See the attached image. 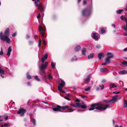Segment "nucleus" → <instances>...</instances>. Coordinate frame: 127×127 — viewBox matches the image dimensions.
<instances>
[{
  "label": "nucleus",
  "mask_w": 127,
  "mask_h": 127,
  "mask_svg": "<svg viewBox=\"0 0 127 127\" xmlns=\"http://www.w3.org/2000/svg\"><path fill=\"white\" fill-rule=\"evenodd\" d=\"M41 16L40 15V13H39L38 14V15L37 17L38 18H39Z\"/></svg>",
  "instance_id": "bf43d9fd"
},
{
  "label": "nucleus",
  "mask_w": 127,
  "mask_h": 127,
  "mask_svg": "<svg viewBox=\"0 0 127 127\" xmlns=\"http://www.w3.org/2000/svg\"><path fill=\"white\" fill-rule=\"evenodd\" d=\"M77 60V58H76V56H73L71 59V61L73 62L74 61H75Z\"/></svg>",
  "instance_id": "412c9836"
},
{
  "label": "nucleus",
  "mask_w": 127,
  "mask_h": 127,
  "mask_svg": "<svg viewBox=\"0 0 127 127\" xmlns=\"http://www.w3.org/2000/svg\"><path fill=\"white\" fill-rule=\"evenodd\" d=\"M81 48L80 46H76L75 47V51L77 52L78 51H79Z\"/></svg>",
  "instance_id": "aec40b11"
},
{
  "label": "nucleus",
  "mask_w": 127,
  "mask_h": 127,
  "mask_svg": "<svg viewBox=\"0 0 127 127\" xmlns=\"http://www.w3.org/2000/svg\"><path fill=\"white\" fill-rule=\"evenodd\" d=\"M124 28L126 32L125 33L124 35L126 36H127V29L125 27H124Z\"/></svg>",
  "instance_id": "7c9ffc66"
},
{
  "label": "nucleus",
  "mask_w": 127,
  "mask_h": 127,
  "mask_svg": "<svg viewBox=\"0 0 127 127\" xmlns=\"http://www.w3.org/2000/svg\"><path fill=\"white\" fill-rule=\"evenodd\" d=\"M8 126V123H6L4 124V125H2L1 127H6Z\"/></svg>",
  "instance_id": "c9c22d12"
},
{
  "label": "nucleus",
  "mask_w": 127,
  "mask_h": 127,
  "mask_svg": "<svg viewBox=\"0 0 127 127\" xmlns=\"http://www.w3.org/2000/svg\"><path fill=\"white\" fill-rule=\"evenodd\" d=\"M107 55L108 56L107 57H109V58L110 59L112 58L113 57V55L111 53H108Z\"/></svg>",
  "instance_id": "f3484780"
},
{
  "label": "nucleus",
  "mask_w": 127,
  "mask_h": 127,
  "mask_svg": "<svg viewBox=\"0 0 127 127\" xmlns=\"http://www.w3.org/2000/svg\"><path fill=\"white\" fill-rule=\"evenodd\" d=\"M108 69L105 67L101 68L100 69L101 72H107L108 71Z\"/></svg>",
  "instance_id": "ddd939ff"
},
{
  "label": "nucleus",
  "mask_w": 127,
  "mask_h": 127,
  "mask_svg": "<svg viewBox=\"0 0 127 127\" xmlns=\"http://www.w3.org/2000/svg\"><path fill=\"white\" fill-rule=\"evenodd\" d=\"M90 80V78L89 77V76H88L87 77V78H86L85 81H87V83H86V84H88V83L89 82V81Z\"/></svg>",
  "instance_id": "5701e85b"
},
{
  "label": "nucleus",
  "mask_w": 127,
  "mask_h": 127,
  "mask_svg": "<svg viewBox=\"0 0 127 127\" xmlns=\"http://www.w3.org/2000/svg\"><path fill=\"white\" fill-rule=\"evenodd\" d=\"M109 58V57H107L105 59V62H106L107 64L110 63L111 62V60Z\"/></svg>",
  "instance_id": "2eb2a0df"
},
{
  "label": "nucleus",
  "mask_w": 127,
  "mask_h": 127,
  "mask_svg": "<svg viewBox=\"0 0 127 127\" xmlns=\"http://www.w3.org/2000/svg\"><path fill=\"white\" fill-rule=\"evenodd\" d=\"M122 64L124 66H127V61H125L122 62Z\"/></svg>",
  "instance_id": "a878e982"
},
{
  "label": "nucleus",
  "mask_w": 127,
  "mask_h": 127,
  "mask_svg": "<svg viewBox=\"0 0 127 127\" xmlns=\"http://www.w3.org/2000/svg\"><path fill=\"white\" fill-rule=\"evenodd\" d=\"M99 86L101 87V89H103L104 88V86L103 85H102L101 86L100 85Z\"/></svg>",
  "instance_id": "49530a36"
},
{
  "label": "nucleus",
  "mask_w": 127,
  "mask_h": 127,
  "mask_svg": "<svg viewBox=\"0 0 127 127\" xmlns=\"http://www.w3.org/2000/svg\"><path fill=\"white\" fill-rule=\"evenodd\" d=\"M31 76L29 75V73L28 72L27 73V78L28 79H30L31 78Z\"/></svg>",
  "instance_id": "cd10ccee"
},
{
  "label": "nucleus",
  "mask_w": 127,
  "mask_h": 127,
  "mask_svg": "<svg viewBox=\"0 0 127 127\" xmlns=\"http://www.w3.org/2000/svg\"><path fill=\"white\" fill-rule=\"evenodd\" d=\"M86 3V0H84L83 2V4H84L85 5Z\"/></svg>",
  "instance_id": "6e6d98bb"
},
{
  "label": "nucleus",
  "mask_w": 127,
  "mask_h": 127,
  "mask_svg": "<svg viewBox=\"0 0 127 127\" xmlns=\"http://www.w3.org/2000/svg\"><path fill=\"white\" fill-rule=\"evenodd\" d=\"M109 105H104L100 104L97 103H95L91 105V107H92L89 108V111L92 110L95 108L94 107H95V109L97 110H105L107 108H109Z\"/></svg>",
  "instance_id": "f03ea898"
},
{
  "label": "nucleus",
  "mask_w": 127,
  "mask_h": 127,
  "mask_svg": "<svg viewBox=\"0 0 127 127\" xmlns=\"http://www.w3.org/2000/svg\"><path fill=\"white\" fill-rule=\"evenodd\" d=\"M41 11H43V8L41 4H39V6L38 7Z\"/></svg>",
  "instance_id": "4be33fe9"
},
{
  "label": "nucleus",
  "mask_w": 127,
  "mask_h": 127,
  "mask_svg": "<svg viewBox=\"0 0 127 127\" xmlns=\"http://www.w3.org/2000/svg\"><path fill=\"white\" fill-rule=\"evenodd\" d=\"M12 49L11 46H9L8 49V51L7 53V55L9 57L10 55V53L12 51Z\"/></svg>",
  "instance_id": "f8f14e48"
},
{
  "label": "nucleus",
  "mask_w": 127,
  "mask_h": 127,
  "mask_svg": "<svg viewBox=\"0 0 127 127\" xmlns=\"http://www.w3.org/2000/svg\"><path fill=\"white\" fill-rule=\"evenodd\" d=\"M119 73L121 74H124L127 73V71L125 70H123L119 71Z\"/></svg>",
  "instance_id": "4468645a"
},
{
  "label": "nucleus",
  "mask_w": 127,
  "mask_h": 127,
  "mask_svg": "<svg viewBox=\"0 0 127 127\" xmlns=\"http://www.w3.org/2000/svg\"><path fill=\"white\" fill-rule=\"evenodd\" d=\"M94 55L93 53H91L88 57V59H92L94 57Z\"/></svg>",
  "instance_id": "6ab92c4d"
},
{
  "label": "nucleus",
  "mask_w": 127,
  "mask_h": 127,
  "mask_svg": "<svg viewBox=\"0 0 127 127\" xmlns=\"http://www.w3.org/2000/svg\"><path fill=\"white\" fill-rule=\"evenodd\" d=\"M107 64V62H105L104 63L102 64V65H105Z\"/></svg>",
  "instance_id": "e2e57ef3"
},
{
  "label": "nucleus",
  "mask_w": 127,
  "mask_h": 127,
  "mask_svg": "<svg viewBox=\"0 0 127 127\" xmlns=\"http://www.w3.org/2000/svg\"><path fill=\"white\" fill-rule=\"evenodd\" d=\"M48 78L49 80H50L53 78V77L51 74H50L48 75Z\"/></svg>",
  "instance_id": "c756f323"
},
{
  "label": "nucleus",
  "mask_w": 127,
  "mask_h": 127,
  "mask_svg": "<svg viewBox=\"0 0 127 127\" xmlns=\"http://www.w3.org/2000/svg\"><path fill=\"white\" fill-rule=\"evenodd\" d=\"M3 52L2 50V48H1V51L0 52V55H3Z\"/></svg>",
  "instance_id": "c03bdc74"
},
{
  "label": "nucleus",
  "mask_w": 127,
  "mask_h": 127,
  "mask_svg": "<svg viewBox=\"0 0 127 127\" xmlns=\"http://www.w3.org/2000/svg\"><path fill=\"white\" fill-rule=\"evenodd\" d=\"M41 40L40 39H39V42H38V46L39 47H40L41 46Z\"/></svg>",
  "instance_id": "a19ab883"
},
{
  "label": "nucleus",
  "mask_w": 127,
  "mask_h": 127,
  "mask_svg": "<svg viewBox=\"0 0 127 127\" xmlns=\"http://www.w3.org/2000/svg\"><path fill=\"white\" fill-rule=\"evenodd\" d=\"M16 35V32L14 33L12 35V36L13 37H15Z\"/></svg>",
  "instance_id": "de8ad7c7"
},
{
  "label": "nucleus",
  "mask_w": 127,
  "mask_h": 127,
  "mask_svg": "<svg viewBox=\"0 0 127 127\" xmlns=\"http://www.w3.org/2000/svg\"><path fill=\"white\" fill-rule=\"evenodd\" d=\"M76 106H75V107H78L79 108H80L81 105L80 103H76Z\"/></svg>",
  "instance_id": "bb28decb"
},
{
  "label": "nucleus",
  "mask_w": 127,
  "mask_h": 127,
  "mask_svg": "<svg viewBox=\"0 0 127 127\" xmlns=\"http://www.w3.org/2000/svg\"><path fill=\"white\" fill-rule=\"evenodd\" d=\"M64 98L65 99L68 100H70V99L67 97H64Z\"/></svg>",
  "instance_id": "603ef678"
},
{
  "label": "nucleus",
  "mask_w": 127,
  "mask_h": 127,
  "mask_svg": "<svg viewBox=\"0 0 127 127\" xmlns=\"http://www.w3.org/2000/svg\"><path fill=\"white\" fill-rule=\"evenodd\" d=\"M91 88L90 87H88L87 88L85 89V91H88L90 90Z\"/></svg>",
  "instance_id": "e433bc0d"
},
{
  "label": "nucleus",
  "mask_w": 127,
  "mask_h": 127,
  "mask_svg": "<svg viewBox=\"0 0 127 127\" xmlns=\"http://www.w3.org/2000/svg\"><path fill=\"white\" fill-rule=\"evenodd\" d=\"M123 10H119L116 11V12L118 14H120L122 11Z\"/></svg>",
  "instance_id": "72a5a7b5"
},
{
  "label": "nucleus",
  "mask_w": 127,
  "mask_h": 127,
  "mask_svg": "<svg viewBox=\"0 0 127 127\" xmlns=\"http://www.w3.org/2000/svg\"><path fill=\"white\" fill-rule=\"evenodd\" d=\"M75 101L76 102H79L80 101V100L78 99L77 98L75 99Z\"/></svg>",
  "instance_id": "13d9d810"
},
{
  "label": "nucleus",
  "mask_w": 127,
  "mask_h": 127,
  "mask_svg": "<svg viewBox=\"0 0 127 127\" xmlns=\"http://www.w3.org/2000/svg\"><path fill=\"white\" fill-rule=\"evenodd\" d=\"M26 110L23 108L20 109L17 112V113L18 114H20V116H23L26 112Z\"/></svg>",
  "instance_id": "0eeeda50"
},
{
  "label": "nucleus",
  "mask_w": 127,
  "mask_h": 127,
  "mask_svg": "<svg viewBox=\"0 0 127 127\" xmlns=\"http://www.w3.org/2000/svg\"><path fill=\"white\" fill-rule=\"evenodd\" d=\"M101 32L102 33H103L105 32V31L103 29H101Z\"/></svg>",
  "instance_id": "79ce46f5"
},
{
  "label": "nucleus",
  "mask_w": 127,
  "mask_h": 127,
  "mask_svg": "<svg viewBox=\"0 0 127 127\" xmlns=\"http://www.w3.org/2000/svg\"><path fill=\"white\" fill-rule=\"evenodd\" d=\"M48 54L46 53L44 56V58L45 59H47L48 58Z\"/></svg>",
  "instance_id": "ea45409f"
},
{
  "label": "nucleus",
  "mask_w": 127,
  "mask_h": 127,
  "mask_svg": "<svg viewBox=\"0 0 127 127\" xmlns=\"http://www.w3.org/2000/svg\"><path fill=\"white\" fill-rule=\"evenodd\" d=\"M82 54L83 55H85L86 52V49L85 48H83L81 51Z\"/></svg>",
  "instance_id": "dca6fc26"
},
{
  "label": "nucleus",
  "mask_w": 127,
  "mask_h": 127,
  "mask_svg": "<svg viewBox=\"0 0 127 127\" xmlns=\"http://www.w3.org/2000/svg\"><path fill=\"white\" fill-rule=\"evenodd\" d=\"M109 88L111 89L116 87V86L113 83L110 84L109 85Z\"/></svg>",
  "instance_id": "a211bd4d"
},
{
  "label": "nucleus",
  "mask_w": 127,
  "mask_h": 127,
  "mask_svg": "<svg viewBox=\"0 0 127 127\" xmlns=\"http://www.w3.org/2000/svg\"><path fill=\"white\" fill-rule=\"evenodd\" d=\"M121 98V96L119 95L114 96L112 99L109 100H104V101L105 103H114L116 102L118 99H120Z\"/></svg>",
  "instance_id": "20e7f679"
},
{
  "label": "nucleus",
  "mask_w": 127,
  "mask_h": 127,
  "mask_svg": "<svg viewBox=\"0 0 127 127\" xmlns=\"http://www.w3.org/2000/svg\"><path fill=\"white\" fill-rule=\"evenodd\" d=\"M119 93H120V92L118 91L114 92H113V93L115 94H119Z\"/></svg>",
  "instance_id": "37998d69"
},
{
  "label": "nucleus",
  "mask_w": 127,
  "mask_h": 127,
  "mask_svg": "<svg viewBox=\"0 0 127 127\" xmlns=\"http://www.w3.org/2000/svg\"><path fill=\"white\" fill-rule=\"evenodd\" d=\"M106 81L105 80L103 79L102 80L101 82L102 83H104L106 82Z\"/></svg>",
  "instance_id": "4d7b16f0"
},
{
  "label": "nucleus",
  "mask_w": 127,
  "mask_h": 127,
  "mask_svg": "<svg viewBox=\"0 0 127 127\" xmlns=\"http://www.w3.org/2000/svg\"><path fill=\"white\" fill-rule=\"evenodd\" d=\"M68 107L67 106H63L61 107L60 106L57 105L54 108H53V110L54 111L57 112H61V109L64 110L66 108H67Z\"/></svg>",
  "instance_id": "39448f33"
},
{
  "label": "nucleus",
  "mask_w": 127,
  "mask_h": 127,
  "mask_svg": "<svg viewBox=\"0 0 127 127\" xmlns=\"http://www.w3.org/2000/svg\"><path fill=\"white\" fill-rule=\"evenodd\" d=\"M86 108L87 106L86 105H85L84 104L82 106L81 105L80 108H82L83 109H85Z\"/></svg>",
  "instance_id": "f704fd0d"
},
{
  "label": "nucleus",
  "mask_w": 127,
  "mask_h": 127,
  "mask_svg": "<svg viewBox=\"0 0 127 127\" xmlns=\"http://www.w3.org/2000/svg\"><path fill=\"white\" fill-rule=\"evenodd\" d=\"M38 1H36V0H35V5L36 6L38 7L39 6V5H38Z\"/></svg>",
  "instance_id": "4c0bfd02"
},
{
  "label": "nucleus",
  "mask_w": 127,
  "mask_h": 127,
  "mask_svg": "<svg viewBox=\"0 0 127 127\" xmlns=\"http://www.w3.org/2000/svg\"><path fill=\"white\" fill-rule=\"evenodd\" d=\"M9 28H7L4 32L5 35H4L2 32H0V39L3 41H6L8 44L11 43V40L9 38Z\"/></svg>",
  "instance_id": "f257e3e1"
},
{
  "label": "nucleus",
  "mask_w": 127,
  "mask_h": 127,
  "mask_svg": "<svg viewBox=\"0 0 127 127\" xmlns=\"http://www.w3.org/2000/svg\"><path fill=\"white\" fill-rule=\"evenodd\" d=\"M42 102L46 104H48V103L46 102L42 101Z\"/></svg>",
  "instance_id": "69168bd1"
},
{
  "label": "nucleus",
  "mask_w": 127,
  "mask_h": 127,
  "mask_svg": "<svg viewBox=\"0 0 127 127\" xmlns=\"http://www.w3.org/2000/svg\"><path fill=\"white\" fill-rule=\"evenodd\" d=\"M92 37L95 39L97 40L99 37V35L97 33H93Z\"/></svg>",
  "instance_id": "9d476101"
},
{
  "label": "nucleus",
  "mask_w": 127,
  "mask_h": 127,
  "mask_svg": "<svg viewBox=\"0 0 127 127\" xmlns=\"http://www.w3.org/2000/svg\"><path fill=\"white\" fill-rule=\"evenodd\" d=\"M27 85L28 86H31V85L30 84V83L29 82H27Z\"/></svg>",
  "instance_id": "680f3d73"
},
{
  "label": "nucleus",
  "mask_w": 127,
  "mask_h": 127,
  "mask_svg": "<svg viewBox=\"0 0 127 127\" xmlns=\"http://www.w3.org/2000/svg\"><path fill=\"white\" fill-rule=\"evenodd\" d=\"M96 47L97 48H99L100 47V46L99 45H98L96 46Z\"/></svg>",
  "instance_id": "338daca9"
},
{
  "label": "nucleus",
  "mask_w": 127,
  "mask_h": 127,
  "mask_svg": "<svg viewBox=\"0 0 127 127\" xmlns=\"http://www.w3.org/2000/svg\"><path fill=\"white\" fill-rule=\"evenodd\" d=\"M123 51L125 52L127 51V47L124 49L123 50Z\"/></svg>",
  "instance_id": "0e129e2a"
},
{
  "label": "nucleus",
  "mask_w": 127,
  "mask_h": 127,
  "mask_svg": "<svg viewBox=\"0 0 127 127\" xmlns=\"http://www.w3.org/2000/svg\"><path fill=\"white\" fill-rule=\"evenodd\" d=\"M0 75L3 78L6 75V74L4 70L0 68Z\"/></svg>",
  "instance_id": "9b49d317"
},
{
  "label": "nucleus",
  "mask_w": 127,
  "mask_h": 127,
  "mask_svg": "<svg viewBox=\"0 0 127 127\" xmlns=\"http://www.w3.org/2000/svg\"><path fill=\"white\" fill-rule=\"evenodd\" d=\"M34 78L38 81H40V79L38 78V77L37 76H34Z\"/></svg>",
  "instance_id": "c85d7f7f"
},
{
  "label": "nucleus",
  "mask_w": 127,
  "mask_h": 127,
  "mask_svg": "<svg viewBox=\"0 0 127 127\" xmlns=\"http://www.w3.org/2000/svg\"><path fill=\"white\" fill-rule=\"evenodd\" d=\"M124 107H127V102L125 100H124Z\"/></svg>",
  "instance_id": "b1692460"
},
{
  "label": "nucleus",
  "mask_w": 127,
  "mask_h": 127,
  "mask_svg": "<svg viewBox=\"0 0 127 127\" xmlns=\"http://www.w3.org/2000/svg\"><path fill=\"white\" fill-rule=\"evenodd\" d=\"M92 6H91L89 8L83 10L82 12V15L86 17L90 16L91 12Z\"/></svg>",
  "instance_id": "7ed1b4c3"
},
{
  "label": "nucleus",
  "mask_w": 127,
  "mask_h": 127,
  "mask_svg": "<svg viewBox=\"0 0 127 127\" xmlns=\"http://www.w3.org/2000/svg\"><path fill=\"white\" fill-rule=\"evenodd\" d=\"M61 83L59 84V85L58 87V89L59 91L62 90V88L64 87L65 85V83L63 80H61Z\"/></svg>",
  "instance_id": "1a4fd4ad"
},
{
  "label": "nucleus",
  "mask_w": 127,
  "mask_h": 127,
  "mask_svg": "<svg viewBox=\"0 0 127 127\" xmlns=\"http://www.w3.org/2000/svg\"><path fill=\"white\" fill-rule=\"evenodd\" d=\"M45 69H40L42 71V72L43 73V74H44L45 73V71L44 70H45Z\"/></svg>",
  "instance_id": "8fccbe9b"
},
{
  "label": "nucleus",
  "mask_w": 127,
  "mask_h": 127,
  "mask_svg": "<svg viewBox=\"0 0 127 127\" xmlns=\"http://www.w3.org/2000/svg\"><path fill=\"white\" fill-rule=\"evenodd\" d=\"M33 42L32 41H29V44L30 45H32L33 44Z\"/></svg>",
  "instance_id": "864d4df0"
},
{
  "label": "nucleus",
  "mask_w": 127,
  "mask_h": 127,
  "mask_svg": "<svg viewBox=\"0 0 127 127\" xmlns=\"http://www.w3.org/2000/svg\"><path fill=\"white\" fill-rule=\"evenodd\" d=\"M55 65L53 62L51 63V66L53 69H54L55 68Z\"/></svg>",
  "instance_id": "2f4dec72"
},
{
  "label": "nucleus",
  "mask_w": 127,
  "mask_h": 127,
  "mask_svg": "<svg viewBox=\"0 0 127 127\" xmlns=\"http://www.w3.org/2000/svg\"><path fill=\"white\" fill-rule=\"evenodd\" d=\"M5 120H7L8 119V116H6L5 118Z\"/></svg>",
  "instance_id": "052dcab7"
},
{
  "label": "nucleus",
  "mask_w": 127,
  "mask_h": 127,
  "mask_svg": "<svg viewBox=\"0 0 127 127\" xmlns=\"http://www.w3.org/2000/svg\"><path fill=\"white\" fill-rule=\"evenodd\" d=\"M81 96L83 98H84L86 97V96L85 95H81Z\"/></svg>",
  "instance_id": "5fc2aeb1"
},
{
  "label": "nucleus",
  "mask_w": 127,
  "mask_h": 127,
  "mask_svg": "<svg viewBox=\"0 0 127 127\" xmlns=\"http://www.w3.org/2000/svg\"><path fill=\"white\" fill-rule=\"evenodd\" d=\"M67 109L69 111V112H72L75 110V109H72L71 108H69L68 107L67 108Z\"/></svg>",
  "instance_id": "58836bf2"
},
{
  "label": "nucleus",
  "mask_w": 127,
  "mask_h": 127,
  "mask_svg": "<svg viewBox=\"0 0 127 127\" xmlns=\"http://www.w3.org/2000/svg\"><path fill=\"white\" fill-rule=\"evenodd\" d=\"M44 58H42V63H45Z\"/></svg>",
  "instance_id": "a18cd8bd"
},
{
  "label": "nucleus",
  "mask_w": 127,
  "mask_h": 127,
  "mask_svg": "<svg viewBox=\"0 0 127 127\" xmlns=\"http://www.w3.org/2000/svg\"><path fill=\"white\" fill-rule=\"evenodd\" d=\"M43 43L45 45H46V42L45 40H43Z\"/></svg>",
  "instance_id": "3c124183"
},
{
  "label": "nucleus",
  "mask_w": 127,
  "mask_h": 127,
  "mask_svg": "<svg viewBox=\"0 0 127 127\" xmlns=\"http://www.w3.org/2000/svg\"><path fill=\"white\" fill-rule=\"evenodd\" d=\"M48 63L45 62L44 63H41L40 65L39 66L40 69H46L47 67Z\"/></svg>",
  "instance_id": "6e6552de"
},
{
  "label": "nucleus",
  "mask_w": 127,
  "mask_h": 127,
  "mask_svg": "<svg viewBox=\"0 0 127 127\" xmlns=\"http://www.w3.org/2000/svg\"><path fill=\"white\" fill-rule=\"evenodd\" d=\"M32 122L34 126H35L36 125V122L35 119L33 118L32 121Z\"/></svg>",
  "instance_id": "473e14b6"
},
{
  "label": "nucleus",
  "mask_w": 127,
  "mask_h": 127,
  "mask_svg": "<svg viewBox=\"0 0 127 127\" xmlns=\"http://www.w3.org/2000/svg\"><path fill=\"white\" fill-rule=\"evenodd\" d=\"M60 92H62L63 93H64L65 92L63 90H62H62L61 91H59Z\"/></svg>",
  "instance_id": "774afa93"
},
{
  "label": "nucleus",
  "mask_w": 127,
  "mask_h": 127,
  "mask_svg": "<svg viewBox=\"0 0 127 127\" xmlns=\"http://www.w3.org/2000/svg\"><path fill=\"white\" fill-rule=\"evenodd\" d=\"M120 17H121V19L122 20H124V18H125V17L123 15H122Z\"/></svg>",
  "instance_id": "09e8293b"
},
{
  "label": "nucleus",
  "mask_w": 127,
  "mask_h": 127,
  "mask_svg": "<svg viewBox=\"0 0 127 127\" xmlns=\"http://www.w3.org/2000/svg\"><path fill=\"white\" fill-rule=\"evenodd\" d=\"M39 31L42 37H44V32L45 30V28L42 27V26L40 25L39 26Z\"/></svg>",
  "instance_id": "423d86ee"
},
{
  "label": "nucleus",
  "mask_w": 127,
  "mask_h": 127,
  "mask_svg": "<svg viewBox=\"0 0 127 127\" xmlns=\"http://www.w3.org/2000/svg\"><path fill=\"white\" fill-rule=\"evenodd\" d=\"M103 53H99L98 55V57L99 59H101L102 57L103 56Z\"/></svg>",
  "instance_id": "393cba45"
}]
</instances>
